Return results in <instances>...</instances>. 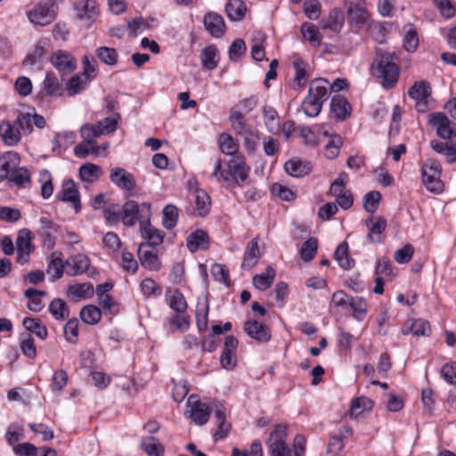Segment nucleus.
<instances>
[{"label": "nucleus", "mask_w": 456, "mask_h": 456, "mask_svg": "<svg viewBox=\"0 0 456 456\" xmlns=\"http://www.w3.org/2000/svg\"><path fill=\"white\" fill-rule=\"evenodd\" d=\"M64 268H66L65 263L62 262L61 256H57V253H53L50 256L46 273L51 275L53 281L61 278Z\"/></svg>", "instance_id": "35"}, {"label": "nucleus", "mask_w": 456, "mask_h": 456, "mask_svg": "<svg viewBox=\"0 0 456 456\" xmlns=\"http://www.w3.org/2000/svg\"><path fill=\"white\" fill-rule=\"evenodd\" d=\"M22 354L29 359L37 357V348L30 333H22L20 337Z\"/></svg>", "instance_id": "51"}, {"label": "nucleus", "mask_w": 456, "mask_h": 456, "mask_svg": "<svg viewBox=\"0 0 456 456\" xmlns=\"http://www.w3.org/2000/svg\"><path fill=\"white\" fill-rule=\"evenodd\" d=\"M349 305L353 310V316L362 321L367 313V303L362 297H350Z\"/></svg>", "instance_id": "53"}, {"label": "nucleus", "mask_w": 456, "mask_h": 456, "mask_svg": "<svg viewBox=\"0 0 456 456\" xmlns=\"http://www.w3.org/2000/svg\"><path fill=\"white\" fill-rule=\"evenodd\" d=\"M142 237L145 240L146 248L156 247L163 242L164 232L151 224L150 221H143L140 227Z\"/></svg>", "instance_id": "17"}, {"label": "nucleus", "mask_w": 456, "mask_h": 456, "mask_svg": "<svg viewBox=\"0 0 456 456\" xmlns=\"http://www.w3.org/2000/svg\"><path fill=\"white\" fill-rule=\"evenodd\" d=\"M178 219V209L174 205H167L163 208V226L167 229H173L177 223Z\"/></svg>", "instance_id": "52"}, {"label": "nucleus", "mask_w": 456, "mask_h": 456, "mask_svg": "<svg viewBox=\"0 0 456 456\" xmlns=\"http://www.w3.org/2000/svg\"><path fill=\"white\" fill-rule=\"evenodd\" d=\"M96 56L104 64L114 66L118 62V53L115 48L100 46L95 50Z\"/></svg>", "instance_id": "47"}, {"label": "nucleus", "mask_w": 456, "mask_h": 456, "mask_svg": "<svg viewBox=\"0 0 456 456\" xmlns=\"http://www.w3.org/2000/svg\"><path fill=\"white\" fill-rule=\"evenodd\" d=\"M141 446L149 456H162L163 446L153 436H148L142 440Z\"/></svg>", "instance_id": "50"}, {"label": "nucleus", "mask_w": 456, "mask_h": 456, "mask_svg": "<svg viewBox=\"0 0 456 456\" xmlns=\"http://www.w3.org/2000/svg\"><path fill=\"white\" fill-rule=\"evenodd\" d=\"M262 256L261 250L258 246L257 238L251 240L245 250L241 267L243 269L250 270L257 263L258 258Z\"/></svg>", "instance_id": "22"}, {"label": "nucleus", "mask_w": 456, "mask_h": 456, "mask_svg": "<svg viewBox=\"0 0 456 456\" xmlns=\"http://www.w3.org/2000/svg\"><path fill=\"white\" fill-rule=\"evenodd\" d=\"M208 235L203 230H197L191 232L187 239V248L191 252L197 251L200 248H207Z\"/></svg>", "instance_id": "32"}, {"label": "nucleus", "mask_w": 456, "mask_h": 456, "mask_svg": "<svg viewBox=\"0 0 456 456\" xmlns=\"http://www.w3.org/2000/svg\"><path fill=\"white\" fill-rule=\"evenodd\" d=\"M214 416L216 419L217 425L216 431L214 434V439L215 441H217L224 439L228 436L232 426L229 422H226L225 409L223 405H216Z\"/></svg>", "instance_id": "19"}, {"label": "nucleus", "mask_w": 456, "mask_h": 456, "mask_svg": "<svg viewBox=\"0 0 456 456\" xmlns=\"http://www.w3.org/2000/svg\"><path fill=\"white\" fill-rule=\"evenodd\" d=\"M394 53L378 49L370 67L371 74L381 78L386 88L393 87L398 80L399 67L394 61Z\"/></svg>", "instance_id": "1"}, {"label": "nucleus", "mask_w": 456, "mask_h": 456, "mask_svg": "<svg viewBox=\"0 0 456 456\" xmlns=\"http://www.w3.org/2000/svg\"><path fill=\"white\" fill-rule=\"evenodd\" d=\"M57 15V6L53 0L39 2L35 7L27 12L30 22L35 25L46 26L52 23Z\"/></svg>", "instance_id": "5"}, {"label": "nucleus", "mask_w": 456, "mask_h": 456, "mask_svg": "<svg viewBox=\"0 0 456 456\" xmlns=\"http://www.w3.org/2000/svg\"><path fill=\"white\" fill-rule=\"evenodd\" d=\"M238 344V339L234 336L225 338L224 350L220 357V363L223 368L230 370L236 365L235 352Z\"/></svg>", "instance_id": "13"}, {"label": "nucleus", "mask_w": 456, "mask_h": 456, "mask_svg": "<svg viewBox=\"0 0 456 456\" xmlns=\"http://www.w3.org/2000/svg\"><path fill=\"white\" fill-rule=\"evenodd\" d=\"M0 135L4 142L9 146L17 144L20 139V133L19 129L9 121H3L1 123Z\"/></svg>", "instance_id": "27"}, {"label": "nucleus", "mask_w": 456, "mask_h": 456, "mask_svg": "<svg viewBox=\"0 0 456 456\" xmlns=\"http://www.w3.org/2000/svg\"><path fill=\"white\" fill-rule=\"evenodd\" d=\"M18 155L7 152L0 158V182L5 180L17 166Z\"/></svg>", "instance_id": "31"}, {"label": "nucleus", "mask_w": 456, "mask_h": 456, "mask_svg": "<svg viewBox=\"0 0 456 456\" xmlns=\"http://www.w3.org/2000/svg\"><path fill=\"white\" fill-rule=\"evenodd\" d=\"M13 450L20 456H39V448L30 443L20 444Z\"/></svg>", "instance_id": "64"}, {"label": "nucleus", "mask_w": 456, "mask_h": 456, "mask_svg": "<svg viewBox=\"0 0 456 456\" xmlns=\"http://www.w3.org/2000/svg\"><path fill=\"white\" fill-rule=\"evenodd\" d=\"M66 273L75 276L85 273L90 266L89 258L84 254H77L69 256L65 261Z\"/></svg>", "instance_id": "18"}, {"label": "nucleus", "mask_w": 456, "mask_h": 456, "mask_svg": "<svg viewBox=\"0 0 456 456\" xmlns=\"http://www.w3.org/2000/svg\"><path fill=\"white\" fill-rule=\"evenodd\" d=\"M328 80L315 78L311 81L308 94L301 104V109L307 117H317L322 108V104L328 99Z\"/></svg>", "instance_id": "3"}, {"label": "nucleus", "mask_w": 456, "mask_h": 456, "mask_svg": "<svg viewBox=\"0 0 456 456\" xmlns=\"http://www.w3.org/2000/svg\"><path fill=\"white\" fill-rule=\"evenodd\" d=\"M122 222L126 226H133L137 221L140 227L143 221H150L151 216V204L143 202L139 204L135 200H127L122 207Z\"/></svg>", "instance_id": "4"}, {"label": "nucleus", "mask_w": 456, "mask_h": 456, "mask_svg": "<svg viewBox=\"0 0 456 456\" xmlns=\"http://www.w3.org/2000/svg\"><path fill=\"white\" fill-rule=\"evenodd\" d=\"M330 110L338 120H345L351 114V105L345 97L335 95L330 101Z\"/></svg>", "instance_id": "21"}, {"label": "nucleus", "mask_w": 456, "mask_h": 456, "mask_svg": "<svg viewBox=\"0 0 456 456\" xmlns=\"http://www.w3.org/2000/svg\"><path fill=\"white\" fill-rule=\"evenodd\" d=\"M345 4L347 7V20L351 24L361 27L367 21L369 13L364 0H346Z\"/></svg>", "instance_id": "8"}, {"label": "nucleus", "mask_w": 456, "mask_h": 456, "mask_svg": "<svg viewBox=\"0 0 456 456\" xmlns=\"http://www.w3.org/2000/svg\"><path fill=\"white\" fill-rule=\"evenodd\" d=\"M50 62L61 73L68 74L77 68L76 59L67 51L58 50L50 57Z\"/></svg>", "instance_id": "9"}, {"label": "nucleus", "mask_w": 456, "mask_h": 456, "mask_svg": "<svg viewBox=\"0 0 456 456\" xmlns=\"http://www.w3.org/2000/svg\"><path fill=\"white\" fill-rule=\"evenodd\" d=\"M373 407V402L366 396H360L353 400L349 411L351 417H357L364 411H370Z\"/></svg>", "instance_id": "48"}, {"label": "nucleus", "mask_w": 456, "mask_h": 456, "mask_svg": "<svg viewBox=\"0 0 456 456\" xmlns=\"http://www.w3.org/2000/svg\"><path fill=\"white\" fill-rule=\"evenodd\" d=\"M414 248L411 244H406L395 253V260L399 264H406L412 258Z\"/></svg>", "instance_id": "63"}, {"label": "nucleus", "mask_w": 456, "mask_h": 456, "mask_svg": "<svg viewBox=\"0 0 456 456\" xmlns=\"http://www.w3.org/2000/svg\"><path fill=\"white\" fill-rule=\"evenodd\" d=\"M344 13L338 9H332L328 16L326 22L323 24V28H329L332 31L338 33L344 23Z\"/></svg>", "instance_id": "42"}, {"label": "nucleus", "mask_w": 456, "mask_h": 456, "mask_svg": "<svg viewBox=\"0 0 456 456\" xmlns=\"http://www.w3.org/2000/svg\"><path fill=\"white\" fill-rule=\"evenodd\" d=\"M206 30L214 37L220 38L225 32V23L222 15L217 12H208L203 20Z\"/></svg>", "instance_id": "12"}, {"label": "nucleus", "mask_w": 456, "mask_h": 456, "mask_svg": "<svg viewBox=\"0 0 456 456\" xmlns=\"http://www.w3.org/2000/svg\"><path fill=\"white\" fill-rule=\"evenodd\" d=\"M265 124L268 131L272 134H277L280 130V120L277 111L270 106H265L263 110Z\"/></svg>", "instance_id": "41"}, {"label": "nucleus", "mask_w": 456, "mask_h": 456, "mask_svg": "<svg viewBox=\"0 0 456 456\" xmlns=\"http://www.w3.org/2000/svg\"><path fill=\"white\" fill-rule=\"evenodd\" d=\"M49 312L56 320H64L69 314V307L61 298H54L50 303Z\"/></svg>", "instance_id": "49"}, {"label": "nucleus", "mask_w": 456, "mask_h": 456, "mask_svg": "<svg viewBox=\"0 0 456 456\" xmlns=\"http://www.w3.org/2000/svg\"><path fill=\"white\" fill-rule=\"evenodd\" d=\"M274 269L268 265L265 269V273L261 274H256L253 277V284L259 290H265L269 289L275 278Z\"/></svg>", "instance_id": "37"}, {"label": "nucleus", "mask_w": 456, "mask_h": 456, "mask_svg": "<svg viewBox=\"0 0 456 456\" xmlns=\"http://www.w3.org/2000/svg\"><path fill=\"white\" fill-rule=\"evenodd\" d=\"M58 199L62 201L70 203L77 213L80 211L81 203L79 192L74 181L68 180L63 182L62 189L61 193L58 195Z\"/></svg>", "instance_id": "14"}, {"label": "nucleus", "mask_w": 456, "mask_h": 456, "mask_svg": "<svg viewBox=\"0 0 456 456\" xmlns=\"http://www.w3.org/2000/svg\"><path fill=\"white\" fill-rule=\"evenodd\" d=\"M247 7L242 0H228L225 12L232 21L241 20L246 14Z\"/></svg>", "instance_id": "29"}, {"label": "nucleus", "mask_w": 456, "mask_h": 456, "mask_svg": "<svg viewBox=\"0 0 456 456\" xmlns=\"http://www.w3.org/2000/svg\"><path fill=\"white\" fill-rule=\"evenodd\" d=\"M110 179L118 188L129 191H133L136 185L134 175L121 167L113 168Z\"/></svg>", "instance_id": "15"}, {"label": "nucleus", "mask_w": 456, "mask_h": 456, "mask_svg": "<svg viewBox=\"0 0 456 456\" xmlns=\"http://www.w3.org/2000/svg\"><path fill=\"white\" fill-rule=\"evenodd\" d=\"M22 325L28 331L34 333L41 339H45L48 335L46 327L38 318L26 317L22 322Z\"/></svg>", "instance_id": "39"}, {"label": "nucleus", "mask_w": 456, "mask_h": 456, "mask_svg": "<svg viewBox=\"0 0 456 456\" xmlns=\"http://www.w3.org/2000/svg\"><path fill=\"white\" fill-rule=\"evenodd\" d=\"M229 119L235 133L242 136L245 143L248 144L249 142L250 128L245 123L243 114L240 111H232Z\"/></svg>", "instance_id": "26"}, {"label": "nucleus", "mask_w": 456, "mask_h": 456, "mask_svg": "<svg viewBox=\"0 0 456 456\" xmlns=\"http://www.w3.org/2000/svg\"><path fill=\"white\" fill-rule=\"evenodd\" d=\"M81 137L84 141L74 148L75 155L83 159L86 158L90 153L98 156L100 154V148L94 141V138L97 136H90L87 138L86 135L81 134Z\"/></svg>", "instance_id": "25"}, {"label": "nucleus", "mask_w": 456, "mask_h": 456, "mask_svg": "<svg viewBox=\"0 0 456 456\" xmlns=\"http://www.w3.org/2000/svg\"><path fill=\"white\" fill-rule=\"evenodd\" d=\"M17 251H27V255L31 252V232L29 230L23 229L20 231L16 240Z\"/></svg>", "instance_id": "56"}, {"label": "nucleus", "mask_w": 456, "mask_h": 456, "mask_svg": "<svg viewBox=\"0 0 456 456\" xmlns=\"http://www.w3.org/2000/svg\"><path fill=\"white\" fill-rule=\"evenodd\" d=\"M89 78L82 74L72 76L66 86L69 95L73 96L85 89Z\"/></svg>", "instance_id": "43"}, {"label": "nucleus", "mask_w": 456, "mask_h": 456, "mask_svg": "<svg viewBox=\"0 0 456 456\" xmlns=\"http://www.w3.org/2000/svg\"><path fill=\"white\" fill-rule=\"evenodd\" d=\"M422 181L426 188L434 193H440L443 191L444 183L440 179V175L437 171H428V164L422 167Z\"/></svg>", "instance_id": "23"}, {"label": "nucleus", "mask_w": 456, "mask_h": 456, "mask_svg": "<svg viewBox=\"0 0 456 456\" xmlns=\"http://www.w3.org/2000/svg\"><path fill=\"white\" fill-rule=\"evenodd\" d=\"M409 96L415 101V107L419 112L428 110V99L431 95V86L427 81H417L409 89Z\"/></svg>", "instance_id": "7"}, {"label": "nucleus", "mask_w": 456, "mask_h": 456, "mask_svg": "<svg viewBox=\"0 0 456 456\" xmlns=\"http://www.w3.org/2000/svg\"><path fill=\"white\" fill-rule=\"evenodd\" d=\"M244 330L249 338L258 342L266 343L271 339L270 329L256 320L245 322Z\"/></svg>", "instance_id": "11"}, {"label": "nucleus", "mask_w": 456, "mask_h": 456, "mask_svg": "<svg viewBox=\"0 0 456 456\" xmlns=\"http://www.w3.org/2000/svg\"><path fill=\"white\" fill-rule=\"evenodd\" d=\"M94 286L91 283H76L69 285L68 288V295L75 301L90 298L94 296Z\"/></svg>", "instance_id": "28"}, {"label": "nucleus", "mask_w": 456, "mask_h": 456, "mask_svg": "<svg viewBox=\"0 0 456 456\" xmlns=\"http://www.w3.org/2000/svg\"><path fill=\"white\" fill-rule=\"evenodd\" d=\"M381 200V194L378 191H371L366 193L363 197V208L373 214Z\"/></svg>", "instance_id": "55"}, {"label": "nucleus", "mask_w": 456, "mask_h": 456, "mask_svg": "<svg viewBox=\"0 0 456 456\" xmlns=\"http://www.w3.org/2000/svg\"><path fill=\"white\" fill-rule=\"evenodd\" d=\"M323 134L326 136H330V140L325 146L324 154L328 159H333L337 158L339 153V149L343 145V139L340 135L337 134L330 135L327 131H324Z\"/></svg>", "instance_id": "40"}, {"label": "nucleus", "mask_w": 456, "mask_h": 456, "mask_svg": "<svg viewBox=\"0 0 456 456\" xmlns=\"http://www.w3.org/2000/svg\"><path fill=\"white\" fill-rule=\"evenodd\" d=\"M414 336H429L431 333V327L428 322L417 319L413 320L408 329Z\"/></svg>", "instance_id": "58"}, {"label": "nucleus", "mask_w": 456, "mask_h": 456, "mask_svg": "<svg viewBox=\"0 0 456 456\" xmlns=\"http://www.w3.org/2000/svg\"><path fill=\"white\" fill-rule=\"evenodd\" d=\"M10 180L13 182L16 185L22 187L25 186V183H30V175L28 169L20 167L14 168L12 173L11 174Z\"/></svg>", "instance_id": "60"}, {"label": "nucleus", "mask_w": 456, "mask_h": 456, "mask_svg": "<svg viewBox=\"0 0 456 456\" xmlns=\"http://www.w3.org/2000/svg\"><path fill=\"white\" fill-rule=\"evenodd\" d=\"M220 150L226 155H233L238 151V144L228 134H222L219 138Z\"/></svg>", "instance_id": "59"}, {"label": "nucleus", "mask_w": 456, "mask_h": 456, "mask_svg": "<svg viewBox=\"0 0 456 456\" xmlns=\"http://www.w3.org/2000/svg\"><path fill=\"white\" fill-rule=\"evenodd\" d=\"M210 272L216 281L229 285V271L224 265L214 264Z\"/></svg>", "instance_id": "62"}, {"label": "nucleus", "mask_w": 456, "mask_h": 456, "mask_svg": "<svg viewBox=\"0 0 456 456\" xmlns=\"http://www.w3.org/2000/svg\"><path fill=\"white\" fill-rule=\"evenodd\" d=\"M293 66L296 69L295 81L299 87H303L305 85V80L307 77V64L303 60L297 59L294 61Z\"/></svg>", "instance_id": "61"}, {"label": "nucleus", "mask_w": 456, "mask_h": 456, "mask_svg": "<svg viewBox=\"0 0 456 456\" xmlns=\"http://www.w3.org/2000/svg\"><path fill=\"white\" fill-rule=\"evenodd\" d=\"M374 221V216H371L366 220V224L369 227V234L368 239L372 242H378L379 240H374L372 234H381L387 227V220L383 216L377 217L376 221Z\"/></svg>", "instance_id": "44"}, {"label": "nucleus", "mask_w": 456, "mask_h": 456, "mask_svg": "<svg viewBox=\"0 0 456 456\" xmlns=\"http://www.w3.org/2000/svg\"><path fill=\"white\" fill-rule=\"evenodd\" d=\"M196 213L200 216H207L211 208V199L208 193L201 189L195 190Z\"/></svg>", "instance_id": "33"}, {"label": "nucleus", "mask_w": 456, "mask_h": 456, "mask_svg": "<svg viewBox=\"0 0 456 456\" xmlns=\"http://www.w3.org/2000/svg\"><path fill=\"white\" fill-rule=\"evenodd\" d=\"M286 427L277 425L275 429L270 434L266 443L271 456H301L304 452L305 438L302 436L295 437V443L298 448H289L286 443Z\"/></svg>", "instance_id": "2"}, {"label": "nucleus", "mask_w": 456, "mask_h": 456, "mask_svg": "<svg viewBox=\"0 0 456 456\" xmlns=\"http://www.w3.org/2000/svg\"><path fill=\"white\" fill-rule=\"evenodd\" d=\"M102 175V169L99 166L92 163H86L80 167L79 176L87 183H93Z\"/></svg>", "instance_id": "46"}, {"label": "nucleus", "mask_w": 456, "mask_h": 456, "mask_svg": "<svg viewBox=\"0 0 456 456\" xmlns=\"http://www.w3.org/2000/svg\"><path fill=\"white\" fill-rule=\"evenodd\" d=\"M229 169L231 176H232L235 183L240 186L242 185L248 176L249 170L248 167H246L243 160L239 159L232 160L229 165Z\"/></svg>", "instance_id": "30"}, {"label": "nucleus", "mask_w": 456, "mask_h": 456, "mask_svg": "<svg viewBox=\"0 0 456 456\" xmlns=\"http://www.w3.org/2000/svg\"><path fill=\"white\" fill-rule=\"evenodd\" d=\"M334 258L338 263L340 267L345 270L351 269L354 265V259L351 258L348 255V244L346 241L340 243L338 246L334 253Z\"/></svg>", "instance_id": "36"}, {"label": "nucleus", "mask_w": 456, "mask_h": 456, "mask_svg": "<svg viewBox=\"0 0 456 456\" xmlns=\"http://www.w3.org/2000/svg\"><path fill=\"white\" fill-rule=\"evenodd\" d=\"M165 299L168 306L177 314H185L188 304L184 296L178 289H167Z\"/></svg>", "instance_id": "20"}, {"label": "nucleus", "mask_w": 456, "mask_h": 456, "mask_svg": "<svg viewBox=\"0 0 456 456\" xmlns=\"http://www.w3.org/2000/svg\"><path fill=\"white\" fill-rule=\"evenodd\" d=\"M167 323L170 327H175L177 330L185 331L190 327V317L184 314L175 313L167 319Z\"/></svg>", "instance_id": "57"}, {"label": "nucleus", "mask_w": 456, "mask_h": 456, "mask_svg": "<svg viewBox=\"0 0 456 456\" xmlns=\"http://www.w3.org/2000/svg\"><path fill=\"white\" fill-rule=\"evenodd\" d=\"M317 248H318L317 239L313 238V237L309 238L307 240H305L303 243L302 248L300 249L301 258L305 262H308V261L312 260L316 254Z\"/></svg>", "instance_id": "54"}, {"label": "nucleus", "mask_w": 456, "mask_h": 456, "mask_svg": "<svg viewBox=\"0 0 456 456\" xmlns=\"http://www.w3.org/2000/svg\"><path fill=\"white\" fill-rule=\"evenodd\" d=\"M42 93L46 96H55L61 94V86L54 73H46L45 78L43 81Z\"/></svg>", "instance_id": "34"}, {"label": "nucleus", "mask_w": 456, "mask_h": 456, "mask_svg": "<svg viewBox=\"0 0 456 456\" xmlns=\"http://www.w3.org/2000/svg\"><path fill=\"white\" fill-rule=\"evenodd\" d=\"M79 316L85 323L94 325L100 322L102 312L97 306L88 305L81 309Z\"/></svg>", "instance_id": "45"}, {"label": "nucleus", "mask_w": 456, "mask_h": 456, "mask_svg": "<svg viewBox=\"0 0 456 456\" xmlns=\"http://www.w3.org/2000/svg\"><path fill=\"white\" fill-rule=\"evenodd\" d=\"M119 120L120 115L118 112H113L109 117L95 124H86L82 126L80 134L89 138L90 136L100 137L102 134H111L117 129Z\"/></svg>", "instance_id": "6"}, {"label": "nucleus", "mask_w": 456, "mask_h": 456, "mask_svg": "<svg viewBox=\"0 0 456 456\" xmlns=\"http://www.w3.org/2000/svg\"><path fill=\"white\" fill-rule=\"evenodd\" d=\"M286 173L294 177H302L308 175L312 170V166L308 161L300 159H289L284 164Z\"/></svg>", "instance_id": "24"}, {"label": "nucleus", "mask_w": 456, "mask_h": 456, "mask_svg": "<svg viewBox=\"0 0 456 456\" xmlns=\"http://www.w3.org/2000/svg\"><path fill=\"white\" fill-rule=\"evenodd\" d=\"M137 255L142 266L150 271H158L161 267V262L158 257V253L154 249L146 248V244H140Z\"/></svg>", "instance_id": "16"}, {"label": "nucleus", "mask_w": 456, "mask_h": 456, "mask_svg": "<svg viewBox=\"0 0 456 456\" xmlns=\"http://www.w3.org/2000/svg\"><path fill=\"white\" fill-rule=\"evenodd\" d=\"M194 399L195 396L191 395L188 400L190 417L195 424L204 425L209 419L211 410L207 403Z\"/></svg>", "instance_id": "10"}, {"label": "nucleus", "mask_w": 456, "mask_h": 456, "mask_svg": "<svg viewBox=\"0 0 456 456\" xmlns=\"http://www.w3.org/2000/svg\"><path fill=\"white\" fill-rule=\"evenodd\" d=\"M217 48L215 45H208L201 51L200 60L204 69L212 70L217 67Z\"/></svg>", "instance_id": "38"}]
</instances>
